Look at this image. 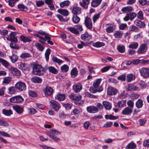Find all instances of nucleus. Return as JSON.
Wrapping results in <instances>:
<instances>
[{"instance_id": "1", "label": "nucleus", "mask_w": 149, "mask_h": 149, "mask_svg": "<svg viewBox=\"0 0 149 149\" xmlns=\"http://www.w3.org/2000/svg\"><path fill=\"white\" fill-rule=\"evenodd\" d=\"M17 33V32H12L7 38L8 40L11 42L10 45V47L13 49L16 50H18L19 48V47L16 45L18 40L17 38L15 36Z\"/></svg>"}, {"instance_id": "2", "label": "nucleus", "mask_w": 149, "mask_h": 149, "mask_svg": "<svg viewBox=\"0 0 149 149\" xmlns=\"http://www.w3.org/2000/svg\"><path fill=\"white\" fill-rule=\"evenodd\" d=\"M44 72V69L40 65H35L33 67V72L35 74L39 76L42 75Z\"/></svg>"}, {"instance_id": "3", "label": "nucleus", "mask_w": 149, "mask_h": 149, "mask_svg": "<svg viewBox=\"0 0 149 149\" xmlns=\"http://www.w3.org/2000/svg\"><path fill=\"white\" fill-rule=\"evenodd\" d=\"M141 75L145 78L149 77V69L146 67H143L139 70Z\"/></svg>"}, {"instance_id": "4", "label": "nucleus", "mask_w": 149, "mask_h": 149, "mask_svg": "<svg viewBox=\"0 0 149 149\" xmlns=\"http://www.w3.org/2000/svg\"><path fill=\"white\" fill-rule=\"evenodd\" d=\"M16 89L21 91H25L26 89V84L24 82L19 81L15 85Z\"/></svg>"}, {"instance_id": "5", "label": "nucleus", "mask_w": 149, "mask_h": 149, "mask_svg": "<svg viewBox=\"0 0 149 149\" xmlns=\"http://www.w3.org/2000/svg\"><path fill=\"white\" fill-rule=\"evenodd\" d=\"M11 102L16 103H19L24 101V99L20 95H17L12 97L10 98Z\"/></svg>"}, {"instance_id": "6", "label": "nucleus", "mask_w": 149, "mask_h": 149, "mask_svg": "<svg viewBox=\"0 0 149 149\" xmlns=\"http://www.w3.org/2000/svg\"><path fill=\"white\" fill-rule=\"evenodd\" d=\"M72 12L73 15H78L81 13V8L77 6H73L71 8Z\"/></svg>"}, {"instance_id": "7", "label": "nucleus", "mask_w": 149, "mask_h": 149, "mask_svg": "<svg viewBox=\"0 0 149 149\" xmlns=\"http://www.w3.org/2000/svg\"><path fill=\"white\" fill-rule=\"evenodd\" d=\"M148 48L147 45L146 44H142L139 46L137 51V53L138 54H143L146 51Z\"/></svg>"}, {"instance_id": "8", "label": "nucleus", "mask_w": 149, "mask_h": 149, "mask_svg": "<svg viewBox=\"0 0 149 149\" xmlns=\"http://www.w3.org/2000/svg\"><path fill=\"white\" fill-rule=\"evenodd\" d=\"M84 24L86 27L90 30L93 28V24L91 19L88 17H86L84 22Z\"/></svg>"}, {"instance_id": "9", "label": "nucleus", "mask_w": 149, "mask_h": 149, "mask_svg": "<svg viewBox=\"0 0 149 149\" xmlns=\"http://www.w3.org/2000/svg\"><path fill=\"white\" fill-rule=\"evenodd\" d=\"M50 106L54 110L58 111L61 107L59 104L54 100H51L50 101Z\"/></svg>"}, {"instance_id": "10", "label": "nucleus", "mask_w": 149, "mask_h": 149, "mask_svg": "<svg viewBox=\"0 0 149 149\" xmlns=\"http://www.w3.org/2000/svg\"><path fill=\"white\" fill-rule=\"evenodd\" d=\"M137 16V14L134 13H127L126 15L124 18L123 19L125 21H127L130 19L132 20Z\"/></svg>"}, {"instance_id": "11", "label": "nucleus", "mask_w": 149, "mask_h": 149, "mask_svg": "<svg viewBox=\"0 0 149 149\" xmlns=\"http://www.w3.org/2000/svg\"><path fill=\"white\" fill-rule=\"evenodd\" d=\"M87 111L90 113H94L98 112V108L93 105L90 106L86 108Z\"/></svg>"}, {"instance_id": "12", "label": "nucleus", "mask_w": 149, "mask_h": 149, "mask_svg": "<svg viewBox=\"0 0 149 149\" xmlns=\"http://www.w3.org/2000/svg\"><path fill=\"white\" fill-rule=\"evenodd\" d=\"M9 70L13 74L17 76H19L21 75L20 71L17 69L13 67H11Z\"/></svg>"}, {"instance_id": "13", "label": "nucleus", "mask_w": 149, "mask_h": 149, "mask_svg": "<svg viewBox=\"0 0 149 149\" xmlns=\"http://www.w3.org/2000/svg\"><path fill=\"white\" fill-rule=\"evenodd\" d=\"M45 95L46 97L51 95L53 93L52 88L50 86H47L44 92Z\"/></svg>"}, {"instance_id": "14", "label": "nucleus", "mask_w": 149, "mask_h": 149, "mask_svg": "<svg viewBox=\"0 0 149 149\" xmlns=\"http://www.w3.org/2000/svg\"><path fill=\"white\" fill-rule=\"evenodd\" d=\"M81 38L84 41H89L91 39L92 36L87 32H86L84 34L81 35Z\"/></svg>"}, {"instance_id": "15", "label": "nucleus", "mask_w": 149, "mask_h": 149, "mask_svg": "<svg viewBox=\"0 0 149 149\" xmlns=\"http://www.w3.org/2000/svg\"><path fill=\"white\" fill-rule=\"evenodd\" d=\"M117 91L116 89L112 87H109L107 89V93L110 95H116L117 93Z\"/></svg>"}, {"instance_id": "16", "label": "nucleus", "mask_w": 149, "mask_h": 149, "mask_svg": "<svg viewBox=\"0 0 149 149\" xmlns=\"http://www.w3.org/2000/svg\"><path fill=\"white\" fill-rule=\"evenodd\" d=\"M29 65L24 62H21L19 65V68L22 70H25L29 68Z\"/></svg>"}, {"instance_id": "17", "label": "nucleus", "mask_w": 149, "mask_h": 149, "mask_svg": "<svg viewBox=\"0 0 149 149\" xmlns=\"http://www.w3.org/2000/svg\"><path fill=\"white\" fill-rule=\"evenodd\" d=\"M132 112V109L129 107H126L122 111V113L124 115H130Z\"/></svg>"}, {"instance_id": "18", "label": "nucleus", "mask_w": 149, "mask_h": 149, "mask_svg": "<svg viewBox=\"0 0 149 149\" xmlns=\"http://www.w3.org/2000/svg\"><path fill=\"white\" fill-rule=\"evenodd\" d=\"M138 89V87L132 84H129L126 86V89L128 91H136Z\"/></svg>"}, {"instance_id": "19", "label": "nucleus", "mask_w": 149, "mask_h": 149, "mask_svg": "<svg viewBox=\"0 0 149 149\" xmlns=\"http://www.w3.org/2000/svg\"><path fill=\"white\" fill-rule=\"evenodd\" d=\"M73 88L75 92H79L82 89V86L81 84L78 83L73 86Z\"/></svg>"}, {"instance_id": "20", "label": "nucleus", "mask_w": 149, "mask_h": 149, "mask_svg": "<svg viewBox=\"0 0 149 149\" xmlns=\"http://www.w3.org/2000/svg\"><path fill=\"white\" fill-rule=\"evenodd\" d=\"M13 108L18 114L22 113L24 111V109L22 108L17 105L13 106Z\"/></svg>"}, {"instance_id": "21", "label": "nucleus", "mask_w": 149, "mask_h": 149, "mask_svg": "<svg viewBox=\"0 0 149 149\" xmlns=\"http://www.w3.org/2000/svg\"><path fill=\"white\" fill-rule=\"evenodd\" d=\"M103 105L106 110H110L112 108V104L110 102L107 101H104L102 102Z\"/></svg>"}, {"instance_id": "22", "label": "nucleus", "mask_w": 149, "mask_h": 149, "mask_svg": "<svg viewBox=\"0 0 149 149\" xmlns=\"http://www.w3.org/2000/svg\"><path fill=\"white\" fill-rule=\"evenodd\" d=\"M20 40L24 42H30L32 41L31 38L26 37L24 36H21L20 37Z\"/></svg>"}, {"instance_id": "23", "label": "nucleus", "mask_w": 149, "mask_h": 149, "mask_svg": "<svg viewBox=\"0 0 149 149\" xmlns=\"http://www.w3.org/2000/svg\"><path fill=\"white\" fill-rule=\"evenodd\" d=\"M31 81L33 83L39 84L41 83L42 79L39 77L35 76L33 77L31 79Z\"/></svg>"}, {"instance_id": "24", "label": "nucleus", "mask_w": 149, "mask_h": 149, "mask_svg": "<svg viewBox=\"0 0 149 149\" xmlns=\"http://www.w3.org/2000/svg\"><path fill=\"white\" fill-rule=\"evenodd\" d=\"M89 3L90 0H82V2H80L79 4L83 8L86 9L88 8V5Z\"/></svg>"}, {"instance_id": "25", "label": "nucleus", "mask_w": 149, "mask_h": 149, "mask_svg": "<svg viewBox=\"0 0 149 149\" xmlns=\"http://www.w3.org/2000/svg\"><path fill=\"white\" fill-rule=\"evenodd\" d=\"M135 78V76L133 74H128L126 77V81L127 82H130L134 80Z\"/></svg>"}, {"instance_id": "26", "label": "nucleus", "mask_w": 149, "mask_h": 149, "mask_svg": "<svg viewBox=\"0 0 149 149\" xmlns=\"http://www.w3.org/2000/svg\"><path fill=\"white\" fill-rule=\"evenodd\" d=\"M134 23L136 26L140 28H144L146 26V24L144 22L139 20H135Z\"/></svg>"}, {"instance_id": "27", "label": "nucleus", "mask_w": 149, "mask_h": 149, "mask_svg": "<svg viewBox=\"0 0 149 149\" xmlns=\"http://www.w3.org/2000/svg\"><path fill=\"white\" fill-rule=\"evenodd\" d=\"M9 57L13 63L16 62L18 58V56L15 54H13L11 56H9Z\"/></svg>"}, {"instance_id": "28", "label": "nucleus", "mask_w": 149, "mask_h": 149, "mask_svg": "<svg viewBox=\"0 0 149 149\" xmlns=\"http://www.w3.org/2000/svg\"><path fill=\"white\" fill-rule=\"evenodd\" d=\"M136 147V145L133 141L129 143L126 146V149H134Z\"/></svg>"}, {"instance_id": "29", "label": "nucleus", "mask_w": 149, "mask_h": 149, "mask_svg": "<svg viewBox=\"0 0 149 149\" xmlns=\"http://www.w3.org/2000/svg\"><path fill=\"white\" fill-rule=\"evenodd\" d=\"M133 8L130 6H128L123 7L121 9V11L125 13L131 12L133 10Z\"/></svg>"}, {"instance_id": "30", "label": "nucleus", "mask_w": 149, "mask_h": 149, "mask_svg": "<svg viewBox=\"0 0 149 149\" xmlns=\"http://www.w3.org/2000/svg\"><path fill=\"white\" fill-rule=\"evenodd\" d=\"M3 113L4 115L9 116L13 114L12 111L11 109L6 110L3 109L2 110Z\"/></svg>"}, {"instance_id": "31", "label": "nucleus", "mask_w": 149, "mask_h": 149, "mask_svg": "<svg viewBox=\"0 0 149 149\" xmlns=\"http://www.w3.org/2000/svg\"><path fill=\"white\" fill-rule=\"evenodd\" d=\"M57 11L58 13L65 16H67L69 15V12L67 10L59 9Z\"/></svg>"}, {"instance_id": "32", "label": "nucleus", "mask_w": 149, "mask_h": 149, "mask_svg": "<svg viewBox=\"0 0 149 149\" xmlns=\"http://www.w3.org/2000/svg\"><path fill=\"white\" fill-rule=\"evenodd\" d=\"M143 105V100L141 99H139L136 102L135 105L138 109L142 107Z\"/></svg>"}, {"instance_id": "33", "label": "nucleus", "mask_w": 149, "mask_h": 149, "mask_svg": "<svg viewBox=\"0 0 149 149\" xmlns=\"http://www.w3.org/2000/svg\"><path fill=\"white\" fill-rule=\"evenodd\" d=\"M112 24H107L106 25H109V26L106 29L107 32L109 33L113 32L115 30V28L113 26H111Z\"/></svg>"}, {"instance_id": "34", "label": "nucleus", "mask_w": 149, "mask_h": 149, "mask_svg": "<svg viewBox=\"0 0 149 149\" xmlns=\"http://www.w3.org/2000/svg\"><path fill=\"white\" fill-rule=\"evenodd\" d=\"M102 0H93L91 2V5L93 7H96L101 3Z\"/></svg>"}, {"instance_id": "35", "label": "nucleus", "mask_w": 149, "mask_h": 149, "mask_svg": "<svg viewBox=\"0 0 149 149\" xmlns=\"http://www.w3.org/2000/svg\"><path fill=\"white\" fill-rule=\"evenodd\" d=\"M65 94H58L55 98L59 101H63L65 99Z\"/></svg>"}, {"instance_id": "36", "label": "nucleus", "mask_w": 149, "mask_h": 149, "mask_svg": "<svg viewBox=\"0 0 149 149\" xmlns=\"http://www.w3.org/2000/svg\"><path fill=\"white\" fill-rule=\"evenodd\" d=\"M68 29L71 32L75 34L78 35L79 34V32L74 27H70Z\"/></svg>"}, {"instance_id": "37", "label": "nucleus", "mask_w": 149, "mask_h": 149, "mask_svg": "<svg viewBox=\"0 0 149 149\" xmlns=\"http://www.w3.org/2000/svg\"><path fill=\"white\" fill-rule=\"evenodd\" d=\"M126 104V100H121L118 102V105L120 108L123 107L125 106Z\"/></svg>"}, {"instance_id": "38", "label": "nucleus", "mask_w": 149, "mask_h": 149, "mask_svg": "<svg viewBox=\"0 0 149 149\" xmlns=\"http://www.w3.org/2000/svg\"><path fill=\"white\" fill-rule=\"evenodd\" d=\"M78 73V71L76 68H73L71 70V74L72 77H76Z\"/></svg>"}, {"instance_id": "39", "label": "nucleus", "mask_w": 149, "mask_h": 149, "mask_svg": "<svg viewBox=\"0 0 149 149\" xmlns=\"http://www.w3.org/2000/svg\"><path fill=\"white\" fill-rule=\"evenodd\" d=\"M101 81V79H97L95 80L93 83V86L95 88H97L98 87Z\"/></svg>"}, {"instance_id": "40", "label": "nucleus", "mask_w": 149, "mask_h": 149, "mask_svg": "<svg viewBox=\"0 0 149 149\" xmlns=\"http://www.w3.org/2000/svg\"><path fill=\"white\" fill-rule=\"evenodd\" d=\"M123 35V33L120 31H116L115 32L114 36L116 38H120L122 37Z\"/></svg>"}, {"instance_id": "41", "label": "nucleus", "mask_w": 149, "mask_h": 149, "mask_svg": "<svg viewBox=\"0 0 149 149\" xmlns=\"http://www.w3.org/2000/svg\"><path fill=\"white\" fill-rule=\"evenodd\" d=\"M3 80L2 81L3 84H8L9 83L11 80V78L10 77H5L3 78Z\"/></svg>"}, {"instance_id": "42", "label": "nucleus", "mask_w": 149, "mask_h": 149, "mask_svg": "<svg viewBox=\"0 0 149 149\" xmlns=\"http://www.w3.org/2000/svg\"><path fill=\"white\" fill-rule=\"evenodd\" d=\"M0 62L5 67L7 68L9 65V63L6 60L0 58Z\"/></svg>"}, {"instance_id": "43", "label": "nucleus", "mask_w": 149, "mask_h": 149, "mask_svg": "<svg viewBox=\"0 0 149 149\" xmlns=\"http://www.w3.org/2000/svg\"><path fill=\"white\" fill-rule=\"evenodd\" d=\"M15 87L11 86L8 88V93L12 95L15 94L16 92Z\"/></svg>"}, {"instance_id": "44", "label": "nucleus", "mask_w": 149, "mask_h": 149, "mask_svg": "<svg viewBox=\"0 0 149 149\" xmlns=\"http://www.w3.org/2000/svg\"><path fill=\"white\" fill-rule=\"evenodd\" d=\"M139 44L137 42H132L128 46V47L130 49H136L138 46Z\"/></svg>"}, {"instance_id": "45", "label": "nucleus", "mask_w": 149, "mask_h": 149, "mask_svg": "<svg viewBox=\"0 0 149 149\" xmlns=\"http://www.w3.org/2000/svg\"><path fill=\"white\" fill-rule=\"evenodd\" d=\"M118 51L121 53H123L125 51V47L124 45H118L117 46Z\"/></svg>"}, {"instance_id": "46", "label": "nucleus", "mask_w": 149, "mask_h": 149, "mask_svg": "<svg viewBox=\"0 0 149 149\" xmlns=\"http://www.w3.org/2000/svg\"><path fill=\"white\" fill-rule=\"evenodd\" d=\"M18 8L21 11H26L28 10V8L22 4L18 5Z\"/></svg>"}, {"instance_id": "47", "label": "nucleus", "mask_w": 149, "mask_h": 149, "mask_svg": "<svg viewBox=\"0 0 149 149\" xmlns=\"http://www.w3.org/2000/svg\"><path fill=\"white\" fill-rule=\"evenodd\" d=\"M139 28L134 25L131 26L129 28V31H134L135 32H138L139 31Z\"/></svg>"}, {"instance_id": "48", "label": "nucleus", "mask_w": 149, "mask_h": 149, "mask_svg": "<svg viewBox=\"0 0 149 149\" xmlns=\"http://www.w3.org/2000/svg\"><path fill=\"white\" fill-rule=\"evenodd\" d=\"M80 20V18L77 16V15H73L72 20L74 23L75 24L78 23L79 22Z\"/></svg>"}, {"instance_id": "49", "label": "nucleus", "mask_w": 149, "mask_h": 149, "mask_svg": "<svg viewBox=\"0 0 149 149\" xmlns=\"http://www.w3.org/2000/svg\"><path fill=\"white\" fill-rule=\"evenodd\" d=\"M35 46L37 49L40 51H42L44 49V47L40 44L36 43L35 44Z\"/></svg>"}, {"instance_id": "50", "label": "nucleus", "mask_w": 149, "mask_h": 149, "mask_svg": "<svg viewBox=\"0 0 149 149\" xmlns=\"http://www.w3.org/2000/svg\"><path fill=\"white\" fill-rule=\"evenodd\" d=\"M31 55L28 53H23L21 54L20 56V57L22 59H25L27 58L31 57Z\"/></svg>"}, {"instance_id": "51", "label": "nucleus", "mask_w": 149, "mask_h": 149, "mask_svg": "<svg viewBox=\"0 0 149 149\" xmlns=\"http://www.w3.org/2000/svg\"><path fill=\"white\" fill-rule=\"evenodd\" d=\"M49 71L54 74H57L58 72L57 70L54 67L52 66H50L48 68Z\"/></svg>"}, {"instance_id": "52", "label": "nucleus", "mask_w": 149, "mask_h": 149, "mask_svg": "<svg viewBox=\"0 0 149 149\" xmlns=\"http://www.w3.org/2000/svg\"><path fill=\"white\" fill-rule=\"evenodd\" d=\"M52 60L54 62L57 63L58 64L62 63L63 62L62 60L54 56L52 57Z\"/></svg>"}, {"instance_id": "53", "label": "nucleus", "mask_w": 149, "mask_h": 149, "mask_svg": "<svg viewBox=\"0 0 149 149\" xmlns=\"http://www.w3.org/2000/svg\"><path fill=\"white\" fill-rule=\"evenodd\" d=\"M137 15L138 19L141 20H142L144 19L143 13L141 10H140L138 13Z\"/></svg>"}, {"instance_id": "54", "label": "nucleus", "mask_w": 149, "mask_h": 149, "mask_svg": "<svg viewBox=\"0 0 149 149\" xmlns=\"http://www.w3.org/2000/svg\"><path fill=\"white\" fill-rule=\"evenodd\" d=\"M51 50L48 48L46 50L45 53V56L47 61H48L49 59V55L50 54Z\"/></svg>"}, {"instance_id": "55", "label": "nucleus", "mask_w": 149, "mask_h": 149, "mask_svg": "<svg viewBox=\"0 0 149 149\" xmlns=\"http://www.w3.org/2000/svg\"><path fill=\"white\" fill-rule=\"evenodd\" d=\"M69 69V67L66 65H64L61 67V70L62 72H66Z\"/></svg>"}, {"instance_id": "56", "label": "nucleus", "mask_w": 149, "mask_h": 149, "mask_svg": "<svg viewBox=\"0 0 149 149\" xmlns=\"http://www.w3.org/2000/svg\"><path fill=\"white\" fill-rule=\"evenodd\" d=\"M70 2L68 1H66L60 3V6L61 8H63L65 6H67L69 5Z\"/></svg>"}, {"instance_id": "57", "label": "nucleus", "mask_w": 149, "mask_h": 149, "mask_svg": "<svg viewBox=\"0 0 149 149\" xmlns=\"http://www.w3.org/2000/svg\"><path fill=\"white\" fill-rule=\"evenodd\" d=\"M104 43L103 42H97L93 44V45L94 47H99L102 46H104Z\"/></svg>"}, {"instance_id": "58", "label": "nucleus", "mask_w": 149, "mask_h": 149, "mask_svg": "<svg viewBox=\"0 0 149 149\" xmlns=\"http://www.w3.org/2000/svg\"><path fill=\"white\" fill-rule=\"evenodd\" d=\"M127 104L129 107H128L132 109H133L134 106V103L133 100H128L127 102Z\"/></svg>"}, {"instance_id": "59", "label": "nucleus", "mask_w": 149, "mask_h": 149, "mask_svg": "<svg viewBox=\"0 0 149 149\" xmlns=\"http://www.w3.org/2000/svg\"><path fill=\"white\" fill-rule=\"evenodd\" d=\"M28 93L29 96L32 97H35L37 96V93L35 91L30 90L28 92Z\"/></svg>"}, {"instance_id": "60", "label": "nucleus", "mask_w": 149, "mask_h": 149, "mask_svg": "<svg viewBox=\"0 0 149 149\" xmlns=\"http://www.w3.org/2000/svg\"><path fill=\"white\" fill-rule=\"evenodd\" d=\"M146 120L145 119H141L139 120V125L141 126H143L146 122Z\"/></svg>"}, {"instance_id": "61", "label": "nucleus", "mask_w": 149, "mask_h": 149, "mask_svg": "<svg viewBox=\"0 0 149 149\" xmlns=\"http://www.w3.org/2000/svg\"><path fill=\"white\" fill-rule=\"evenodd\" d=\"M0 125L8 126L9 125V124L6 121L0 119Z\"/></svg>"}, {"instance_id": "62", "label": "nucleus", "mask_w": 149, "mask_h": 149, "mask_svg": "<svg viewBox=\"0 0 149 149\" xmlns=\"http://www.w3.org/2000/svg\"><path fill=\"white\" fill-rule=\"evenodd\" d=\"M100 15V13H98L97 14L94 15L93 18V19L94 23L99 18Z\"/></svg>"}, {"instance_id": "63", "label": "nucleus", "mask_w": 149, "mask_h": 149, "mask_svg": "<svg viewBox=\"0 0 149 149\" xmlns=\"http://www.w3.org/2000/svg\"><path fill=\"white\" fill-rule=\"evenodd\" d=\"M139 95L136 94H132L130 95V97L132 99H136L139 97Z\"/></svg>"}, {"instance_id": "64", "label": "nucleus", "mask_w": 149, "mask_h": 149, "mask_svg": "<svg viewBox=\"0 0 149 149\" xmlns=\"http://www.w3.org/2000/svg\"><path fill=\"white\" fill-rule=\"evenodd\" d=\"M80 113V111L77 109H75L72 111V114L76 116L77 115L79 114Z\"/></svg>"}]
</instances>
